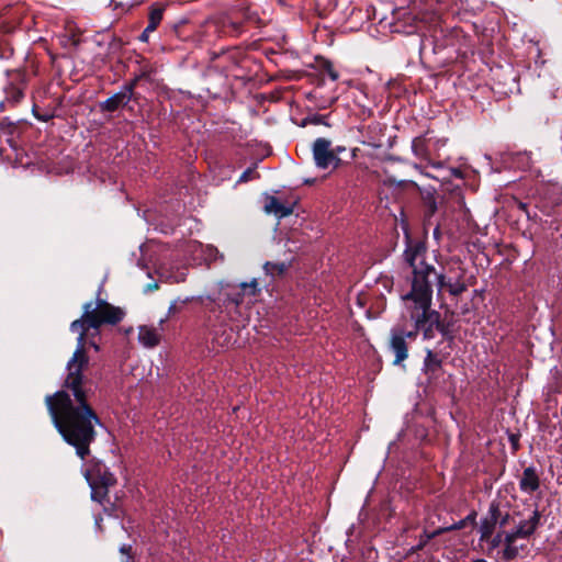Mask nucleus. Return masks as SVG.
I'll return each mask as SVG.
<instances>
[{
    "instance_id": "nucleus-30",
    "label": "nucleus",
    "mask_w": 562,
    "mask_h": 562,
    "mask_svg": "<svg viewBox=\"0 0 562 562\" xmlns=\"http://www.w3.org/2000/svg\"><path fill=\"white\" fill-rule=\"evenodd\" d=\"M453 175L457 177V178H461L462 177V173L461 171L459 170H452Z\"/></svg>"
},
{
    "instance_id": "nucleus-14",
    "label": "nucleus",
    "mask_w": 562,
    "mask_h": 562,
    "mask_svg": "<svg viewBox=\"0 0 562 562\" xmlns=\"http://www.w3.org/2000/svg\"><path fill=\"white\" fill-rule=\"evenodd\" d=\"M132 89V87L126 88L125 91L119 92L106 99L101 105L102 110L113 112L120 106L125 105L131 100Z\"/></svg>"
},
{
    "instance_id": "nucleus-8",
    "label": "nucleus",
    "mask_w": 562,
    "mask_h": 562,
    "mask_svg": "<svg viewBox=\"0 0 562 562\" xmlns=\"http://www.w3.org/2000/svg\"><path fill=\"white\" fill-rule=\"evenodd\" d=\"M390 348L395 355L394 364L402 363L408 357L403 325H396L391 329Z\"/></svg>"
},
{
    "instance_id": "nucleus-21",
    "label": "nucleus",
    "mask_w": 562,
    "mask_h": 562,
    "mask_svg": "<svg viewBox=\"0 0 562 562\" xmlns=\"http://www.w3.org/2000/svg\"><path fill=\"white\" fill-rule=\"evenodd\" d=\"M162 12L164 10L161 8H151L149 12V22L159 25L162 20Z\"/></svg>"
},
{
    "instance_id": "nucleus-18",
    "label": "nucleus",
    "mask_w": 562,
    "mask_h": 562,
    "mask_svg": "<svg viewBox=\"0 0 562 562\" xmlns=\"http://www.w3.org/2000/svg\"><path fill=\"white\" fill-rule=\"evenodd\" d=\"M265 271L271 277L282 276L286 269L288 265L284 262H266Z\"/></svg>"
},
{
    "instance_id": "nucleus-2",
    "label": "nucleus",
    "mask_w": 562,
    "mask_h": 562,
    "mask_svg": "<svg viewBox=\"0 0 562 562\" xmlns=\"http://www.w3.org/2000/svg\"><path fill=\"white\" fill-rule=\"evenodd\" d=\"M426 246L419 240H408L404 252L405 261L413 269L411 291L403 295V317L414 324V329L405 330V340L415 339L418 331L424 339L435 337L440 327V314L431 308L432 288L427 278L434 272L432 266L425 262Z\"/></svg>"
},
{
    "instance_id": "nucleus-16",
    "label": "nucleus",
    "mask_w": 562,
    "mask_h": 562,
    "mask_svg": "<svg viewBox=\"0 0 562 562\" xmlns=\"http://www.w3.org/2000/svg\"><path fill=\"white\" fill-rule=\"evenodd\" d=\"M159 274L161 278L175 283H179L186 280L187 268H178L177 271H169L166 267L161 266L159 268Z\"/></svg>"
},
{
    "instance_id": "nucleus-22",
    "label": "nucleus",
    "mask_w": 562,
    "mask_h": 562,
    "mask_svg": "<svg viewBox=\"0 0 562 562\" xmlns=\"http://www.w3.org/2000/svg\"><path fill=\"white\" fill-rule=\"evenodd\" d=\"M258 177L259 175L256 172L255 168H248L240 175L238 183H244Z\"/></svg>"
},
{
    "instance_id": "nucleus-20",
    "label": "nucleus",
    "mask_w": 562,
    "mask_h": 562,
    "mask_svg": "<svg viewBox=\"0 0 562 562\" xmlns=\"http://www.w3.org/2000/svg\"><path fill=\"white\" fill-rule=\"evenodd\" d=\"M443 531V529H438L434 532H425L420 539H419V542L418 544L416 546L415 550H422L425 548V546L434 538L436 537L437 535L441 533Z\"/></svg>"
},
{
    "instance_id": "nucleus-9",
    "label": "nucleus",
    "mask_w": 562,
    "mask_h": 562,
    "mask_svg": "<svg viewBox=\"0 0 562 562\" xmlns=\"http://www.w3.org/2000/svg\"><path fill=\"white\" fill-rule=\"evenodd\" d=\"M91 487V497L93 501L102 503L108 494L109 486L113 485L115 480L111 473H104L100 483L94 480L88 479Z\"/></svg>"
},
{
    "instance_id": "nucleus-3",
    "label": "nucleus",
    "mask_w": 562,
    "mask_h": 562,
    "mask_svg": "<svg viewBox=\"0 0 562 562\" xmlns=\"http://www.w3.org/2000/svg\"><path fill=\"white\" fill-rule=\"evenodd\" d=\"M256 280L250 283H240L239 285H228L220 293L218 300L223 305H218L220 314L232 322L236 328L244 327L249 321V305L257 295Z\"/></svg>"
},
{
    "instance_id": "nucleus-7",
    "label": "nucleus",
    "mask_w": 562,
    "mask_h": 562,
    "mask_svg": "<svg viewBox=\"0 0 562 562\" xmlns=\"http://www.w3.org/2000/svg\"><path fill=\"white\" fill-rule=\"evenodd\" d=\"M186 252L189 255L187 260L194 263H210L215 261L218 255V250L213 246H203L196 240H190L186 244Z\"/></svg>"
},
{
    "instance_id": "nucleus-24",
    "label": "nucleus",
    "mask_w": 562,
    "mask_h": 562,
    "mask_svg": "<svg viewBox=\"0 0 562 562\" xmlns=\"http://www.w3.org/2000/svg\"><path fill=\"white\" fill-rule=\"evenodd\" d=\"M131 551H132V547L128 546V544H123L121 548H120V552L122 554H126L127 555V559L125 560V562H131Z\"/></svg>"
},
{
    "instance_id": "nucleus-4",
    "label": "nucleus",
    "mask_w": 562,
    "mask_h": 562,
    "mask_svg": "<svg viewBox=\"0 0 562 562\" xmlns=\"http://www.w3.org/2000/svg\"><path fill=\"white\" fill-rule=\"evenodd\" d=\"M540 524V513L533 510L532 516L529 519L519 522L517 528L510 532H506L504 536V549L502 551V559L510 561L515 559L522 546L517 544L518 539L529 538L538 528Z\"/></svg>"
},
{
    "instance_id": "nucleus-26",
    "label": "nucleus",
    "mask_w": 562,
    "mask_h": 562,
    "mask_svg": "<svg viewBox=\"0 0 562 562\" xmlns=\"http://www.w3.org/2000/svg\"><path fill=\"white\" fill-rule=\"evenodd\" d=\"M158 25L151 23V22H148V25L146 26L145 31L150 33V32H154L156 29H157Z\"/></svg>"
},
{
    "instance_id": "nucleus-28",
    "label": "nucleus",
    "mask_w": 562,
    "mask_h": 562,
    "mask_svg": "<svg viewBox=\"0 0 562 562\" xmlns=\"http://www.w3.org/2000/svg\"><path fill=\"white\" fill-rule=\"evenodd\" d=\"M333 150L336 151V157H338V155L345 150V147L337 146Z\"/></svg>"
},
{
    "instance_id": "nucleus-19",
    "label": "nucleus",
    "mask_w": 562,
    "mask_h": 562,
    "mask_svg": "<svg viewBox=\"0 0 562 562\" xmlns=\"http://www.w3.org/2000/svg\"><path fill=\"white\" fill-rule=\"evenodd\" d=\"M318 66H319V69L325 71L333 81H336L339 78V75L334 69V66H333L330 60L325 59V58H321L318 60Z\"/></svg>"
},
{
    "instance_id": "nucleus-12",
    "label": "nucleus",
    "mask_w": 562,
    "mask_h": 562,
    "mask_svg": "<svg viewBox=\"0 0 562 562\" xmlns=\"http://www.w3.org/2000/svg\"><path fill=\"white\" fill-rule=\"evenodd\" d=\"M25 80L22 75L16 76V82H10L5 87V100L12 104L20 102L24 97Z\"/></svg>"
},
{
    "instance_id": "nucleus-15",
    "label": "nucleus",
    "mask_w": 562,
    "mask_h": 562,
    "mask_svg": "<svg viewBox=\"0 0 562 562\" xmlns=\"http://www.w3.org/2000/svg\"><path fill=\"white\" fill-rule=\"evenodd\" d=\"M267 213H273L276 216L282 218L292 213V207L284 205L277 198L270 196L265 205Z\"/></svg>"
},
{
    "instance_id": "nucleus-1",
    "label": "nucleus",
    "mask_w": 562,
    "mask_h": 562,
    "mask_svg": "<svg viewBox=\"0 0 562 562\" xmlns=\"http://www.w3.org/2000/svg\"><path fill=\"white\" fill-rule=\"evenodd\" d=\"M123 316L121 308L104 300L87 302L83 305L82 316L70 325V330L77 333L78 338L77 348L67 364L66 390L46 397V405L56 428L65 441L76 448L82 460L89 454V446L97 435L95 426L100 425V418L87 403L90 390L86 387L81 374L88 366L86 345L89 344L98 350L99 346L92 338L99 335L100 326L117 324Z\"/></svg>"
},
{
    "instance_id": "nucleus-6",
    "label": "nucleus",
    "mask_w": 562,
    "mask_h": 562,
    "mask_svg": "<svg viewBox=\"0 0 562 562\" xmlns=\"http://www.w3.org/2000/svg\"><path fill=\"white\" fill-rule=\"evenodd\" d=\"M330 146V140L323 137L317 138L313 144V158L315 165L321 169H327L329 166L336 168L340 164V158L336 157V151Z\"/></svg>"
},
{
    "instance_id": "nucleus-17",
    "label": "nucleus",
    "mask_w": 562,
    "mask_h": 562,
    "mask_svg": "<svg viewBox=\"0 0 562 562\" xmlns=\"http://www.w3.org/2000/svg\"><path fill=\"white\" fill-rule=\"evenodd\" d=\"M441 368V360L431 350H427V356L424 360V371L427 374H434Z\"/></svg>"
},
{
    "instance_id": "nucleus-13",
    "label": "nucleus",
    "mask_w": 562,
    "mask_h": 562,
    "mask_svg": "<svg viewBox=\"0 0 562 562\" xmlns=\"http://www.w3.org/2000/svg\"><path fill=\"white\" fill-rule=\"evenodd\" d=\"M161 334L153 326H140L138 329V340L146 348H154L160 342Z\"/></svg>"
},
{
    "instance_id": "nucleus-27",
    "label": "nucleus",
    "mask_w": 562,
    "mask_h": 562,
    "mask_svg": "<svg viewBox=\"0 0 562 562\" xmlns=\"http://www.w3.org/2000/svg\"><path fill=\"white\" fill-rule=\"evenodd\" d=\"M231 26H232V32L235 33V34H237L239 32V30H240V25L238 23H236V22H232Z\"/></svg>"
},
{
    "instance_id": "nucleus-11",
    "label": "nucleus",
    "mask_w": 562,
    "mask_h": 562,
    "mask_svg": "<svg viewBox=\"0 0 562 562\" xmlns=\"http://www.w3.org/2000/svg\"><path fill=\"white\" fill-rule=\"evenodd\" d=\"M540 486V480L533 467L524 470L519 481V487L524 493L531 494Z\"/></svg>"
},
{
    "instance_id": "nucleus-10",
    "label": "nucleus",
    "mask_w": 562,
    "mask_h": 562,
    "mask_svg": "<svg viewBox=\"0 0 562 562\" xmlns=\"http://www.w3.org/2000/svg\"><path fill=\"white\" fill-rule=\"evenodd\" d=\"M432 269L434 272L429 273L428 277L436 276L439 289H447L449 293L453 296H458L467 290L465 283L462 282L460 279L456 281H452L451 279L446 280V277L443 274H437L434 267ZM427 280H429V278H427ZM428 282L430 283V281Z\"/></svg>"
},
{
    "instance_id": "nucleus-29",
    "label": "nucleus",
    "mask_w": 562,
    "mask_h": 562,
    "mask_svg": "<svg viewBox=\"0 0 562 562\" xmlns=\"http://www.w3.org/2000/svg\"><path fill=\"white\" fill-rule=\"evenodd\" d=\"M148 34H149V33H148V32H146V31L144 30V32H143V33H142V35H140V40H142V41H147V40H148Z\"/></svg>"
},
{
    "instance_id": "nucleus-5",
    "label": "nucleus",
    "mask_w": 562,
    "mask_h": 562,
    "mask_svg": "<svg viewBox=\"0 0 562 562\" xmlns=\"http://www.w3.org/2000/svg\"><path fill=\"white\" fill-rule=\"evenodd\" d=\"M447 144V139L438 138L430 132L417 136L412 142V151L418 159L427 161L432 167H441L436 159L440 158V150Z\"/></svg>"
},
{
    "instance_id": "nucleus-23",
    "label": "nucleus",
    "mask_w": 562,
    "mask_h": 562,
    "mask_svg": "<svg viewBox=\"0 0 562 562\" xmlns=\"http://www.w3.org/2000/svg\"><path fill=\"white\" fill-rule=\"evenodd\" d=\"M502 543H504V538L501 533H497L495 537H493L490 541V550H493L497 547H499Z\"/></svg>"
},
{
    "instance_id": "nucleus-31",
    "label": "nucleus",
    "mask_w": 562,
    "mask_h": 562,
    "mask_svg": "<svg viewBox=\"0 0 562 562\" xmlns=\"http://www.w3.org/2000/svg\"><path fill=\"white\" fill-rule=\"evenodd\" d=\"M519 207H520L521 210H525V209H526V205H525L524 203H521V202H520V203H519Z\"/></svg>"
},
{
    "instance_id": "nucleus-25",
    "label": "nucleus",
    "mask_w": 562,
    "mask_h": 562,
    "mask_svg": "<svg viewBox=\"0 0 562 562\" xmlns=\"http://www.w3.org/2000/svg\"><path fill=\"white\" fill-rule=\"evenodd\" d=\"M491 538V531L488 530V528H483L482 529V532H481V540L484 541V540H488Z\"/></svg>"
}]
</instances>
